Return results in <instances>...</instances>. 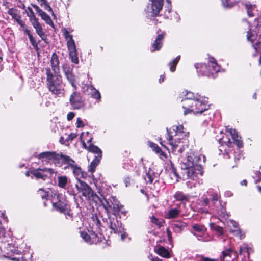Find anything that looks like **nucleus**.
Here are the masks:
<instances>
[{"label": "nucleus", "instance_id": "6ab92c4d", "mask_svg": "<svg viewBox=\"0 0 261 261\" xmlns=\"http://www.w3.org/2000/svg\"><path fill=\"white\" fill-rule=\"evenodd\" d=\"M52 69L54 71V75H59V61L57 55L54 53L52 55L51 59L50 61Z\"/></svg>", "mask_w": 261, "mask_h": 261}, {"label": "nucleus", "instance_id": "a878e982", "mask_svg": "<svg viewBox=\"0 0 261 261\" xmlns=\"http://www.w3.org/2000/svg\"><path fill=\"white\" fill-rule=\"evenodd\" d=\"M88 90L90 91V94L92 97L98 100L100 99L101 96L99 92L94 87L90 86L88 88Z\"/></svg>", "mask_w": 261, "mask_h": 261}, {"label": "nucleus", "instance_id": "c03bdc74", "mask_svg": "<svg viewBox=\"0 0 261 261\" xmlns=\"http://www.w3.org/2000/svg\"><path fill=\"white\" fill-rule=\"evenodd\" d=\"M81 237L87 242L90 241V237L87 234L86 232H81Z\"/></svg>", "mask_w": 261, "mask_h": 261}, {"label": "nucleus", "instance_id": "774afa93", "mask_svg": "<svg viewBox=\"0 0 261 261\" xmlns=\"http://www.w3.org/2000/svg\"><path fill=\"white\" fill-rule=\"evenodd\" d=\"M152 261H161V260L158 258H155L152 259Z\"/></svg>", "mask_w": 261, "mask_h": 261}, {"label": "nucleus", "instance_id": "f8f14e48", "mask_svg": "<svg viewBox=\"0 0 261 261\" xmlns=\"http://www.w3.org/2000/svg\"><path fill=\"white\" fill-rule=\"evenodd\" d=\"M70 102L74 109H79L84 106L83 101L79 93L74 92L70 96Z\"/></svg>", "mask_w": 261, "mask_h": 261}, {"label": "nucleus", "instance_id": "4d7b16f0", "mask_svg": "<svg viewBox=\"0 0 261 261\" xmlns=\"http://www.w3.org/2000/svg\"><path fill=\"white\" fill-rule=\"evenodd\" d=\"M245 251L249 254L252 251V249L251 248H249L247 245L245 244Z\"/></svg>", "mask_w": 261, "mask_h": 261}, {"label": "nucleus", "instance_id": "f704fd0d", "mask_svg": "<svg viewBox=\"0 0 261 261\" xmlns=\"http://www.w3.org/2000/svg\"><path fill=\"white\" fill-rule=\"evenodd\" d=\"M175 197L177 200H180L182 201H187L188 198L185 196L182 192H177L175 195Z\"/></svg>", "mask_w": 261, "mask_h": 261}, {"label": "nucleus", "instance_id": "39448f33", "mask_svg": "<svg viewBox=\"0 0 261 261\" xmlns=\"http://www.w3.org/2000/svg\"><path fill=\"white\" fill-rule=\"evenodd\" d=\"M75 187L77 192L81 193L82 196L87 199H94L97 197L91 188L87 183L80 179H79L75 184Z\"/></svg>", "mask_w": 261, "mask_h": 261}, {"label": "nucleus", "instance_id": "b1692460", "mask_svg": "<svg viewBox=\"0 0 261 261\" xmlns=\"http://www.w3.org/2000/svg\"><path fill=\"white\" fill-rule=\"evenodd\" d=\"M100 156H95V159L91 162L88 167V170L91 173H93L95 170L96 167L99 164L100 160Z\"/></svg>", "mask_w": 261, "mask_h": 261}, {"label": "nucleus", "instance_id": "79ce46f5", "mask_svg": "<svg viewBox=\"0 0 261 261\" xmlns=\"http://www.w3.org/2000/svg\"><path fill=\"white\" fill-rule=\"evenodd\" d=\"M149 146L152 148L153 151H154L156 153H160L162 152L161 149L160 148V147L155 143L152 142L149 143Z\"/></svg>", "mask_w": 261, "mask_h": 261}, {"label": "nucleus", "instance_id": "a19ab883", "mask_svg": "<svg viewBox=\"0 0 261 261\" xmlns=\"http://www.w3.org/2000/svg\"><path fill=\"white\" fill-rule=\"evenodd\" d=\"M27 9H28L29 12L27 13V15L29 18V20H31V19H33L37 18L36 17V16L35 15L32 9H31V8H30V7H28L27 8Z\"/></svg>", "mask_w": 261, "mask_h": 261}, {"label": "nucleus", "instance_id": "864d4df0", "mask_svg": "<svg viewBox=\"0 0 261 261\" xmlns=\"http://www.w3.org/2000/svg\"><path fill=\"white\" fill-rule=\"evenodd\" d=\"M76 137V135L74 133H70L68 135V137L66 139L67 141H72L74 138Z\"/></svg>", "mask_w": 261, "mask_h": 261}, {"label": "nucleus", "instance_id": "13d9d810", "mask_svg": "<svg viewBox=\"0 0 261 261\" xmlns=\"http://www.w3.org/2000/svg\"><path fill=\"white\" fill-rule=\"evenodd\" d=\"M218 195L217 194H214L213 195V197H212V200L216 201L218 200Z\"/></svg>", "mask_w": 261, "mask_h": 261}, {"label": "nucleus", "instance_id": "f257e3e1", "mask_svg": "<svg viewBox=\"0 0 261 261\" xmlns=\"http://www.w3.org/2000/svg\"><path fill=\"white\" fill-rule=\"evenodd\" d=\"M199 160L200 156L192 154L188 155L186 161L181 164V168L187 179L195 180L199 175H202V167L199 163Z\"/></svg>", "mask_w": 261, "mask_h": 261}, {"label": "nucleus", "instance_id": "052dcab7", "mask_svg": "<svg viewBox=\"0 0 261 261\" xmlns=\"http://www.w3.org/2000/svg\"><path fill=\"white\" fill-rule=\"evenodd\" d=\"M167 232L169 240H171V233L168 229H167Z\"/></svg>", "mask_w": 261, "mask_h": 261}, {"label": "nucleus", "instance_id": "7ed1b4c3", "mask_svg": "<svg viewBox=\"0 0 261 261\" xmlns=\"http://www.w3.org/2000/svg\"><path fill=\"white\" fill-rule=\"evenodd\" d=\"M208 108L207 98L200 96V98L194 101V104H191L186 110L184 111V114L186 115L192 112L195 114H201Z\"/></svg>", "mask_w": 261, "mask_h": 261}, {"label": "nucleus", "instance_id": "5701e85b", "mask_svg": "<svg viewBox=\"0 0 261 261\" xmlns=\"http://www.w3.org/2000/svg\"><path fill=\"white\" fill-rule=\"evenodd\" d=\"M71 169L72 170V172L77 180L80 178H86V174L84 173L82 171V169L77 165L74 166V167L71 168Z\"/></svg>", "mask_w": 261, "mask_h": 261}, {"label": "nucleus", "instance_id": "c756f323", "mask_svg": "<svg viewBox=\"0 0 261 261\" xmlns=\"http://www.w3.org/2000/svg\"><path fill=\"white\" fill-rule=\"evenodd\" d=\"M8 14L12 16L16 21L21 18V16L18 14V11L14 9H10L8 11Z\"/></svg>", "mask_w": 261, "mask_h": 261}, {"label": "nucleus", "instance_id": "cd10ccee", "mask_svg": "<svg viewBox=\"0 0 261 261\" xmlns=\"http://www.w3.org/2000/svg\"><path fill=\"white\" fill-rule=\"evenodd\" d=\"M233 253H234V251L231 249L223 251L222 254L224 261H230L231 255ZM234 254H236V252H234ZM235 255L236 256V254H235Z\"/></svg>", "mask_w": 261, "mask_h": 261}, {"label": "nucleus", "instance_id": "dca6fc26", "mask_svg": "<svg viewBox=\"0 0 261 261\" xmlns=\"http://www.w3.org/2000/svg\"><path fill=\"white\" fill-rule=\"evenodd\" d=\"M227 225L229 228L230 231L234 236H239L240 238L242 237L241 230L238 227V224L237 222L230 220L228 221Z\"/></svg>", "mask_w": 261, "mask_h": 261}, {"label": "nucleus", "instance_id": "4c0bfd02", "mask_svg": "<svg viewBox=\"0 0 261 261\" xmlns=\"http://www.w3.org/2000/svg\"><path fill=\"white\" fill-rule=\"evenodd\" d=\"M24 32L28 35L32 45L33 46H37V44L36 43V41L34 40L33 36L31 35V34L30 33V31L28 29H24Z\"/></svg>", "mask_w": 261, "mask_h": 261}, {"label": "nucleus", "instance_id": "72a5a7b5", "mask_svg": "<svg viewBox=\"0 0 261 261\" xmlns=\"http://www.w3.org/2000/svg\"><path fill=\"white\" fill-rule=\"evenodd\" d=\"M167 132L169 136V144L172 147L173 149L174 150L178 146V144L176 143V142H173V140L172 139V136L171 135L172 134V132H169V130L167 129Z\"/></svg>", "mask_w": 261, "mask_h": 261}, {"label": "nucleus", "instance_id": "9d476101", "mask_svg": "<svg viewBox=\"0 0 261 261\" xmlns=\"http://www.w3.org/2000/svg\"><path fill=\"white\" fill-rule=\"evenodd\" d=\"M185 96L186 97L181 101L184 110H186L191 104H194V101L200 98V95L188 92L186 93Z\"/></svg>", "mask_w": 261, "mask_h": 261}, {"label": "nucleus", "instance_id": "ea45409f", "mask_svg": "<svg viewBox=\"0 0 261 261\" xmlns=\"http://www.w3.org/2000/svg\"><path fill=\"white\" fill-rule=\"evenodd\" d=\"M105 209L107 211V213H111V208L112 207V203L106 200V203L103 204Z\"/></svg>", "mask_w": 261, "mask_h": 261}, {"label": "nucleus", "instance_id": "412c9836", "mask_svg": "<svg viewBox=\"0 0 261 261\" xmlns=\"http://www.w3.org/2000/svg\"><path fill=\"white\" fill-rule=\"evenodd\" d=\"M60 160L62 161L63 163L68 164V167L71 169L76 165L75 162L70 156L62 154H60Z\"/></svg>", "mask_w": 261, "mask_h": 261}, {"label": "nucleus", "instance_id": "c9c22d12", "mask_svg": "<svg viewBox=\"0 0 261 261\" xmlns=\"http://www.w3.org/2000/svg\"><path fill=\"white\" fill-rule=\"evenodd\" d=\"M255 8V5H252L249 3H247L246 4V8L247 9V13L249 16L252 17L254 16L253 13H252V10H253Z\"/></svg>", "mask_w": 261, "mask_h": 261}, {"label": "nucleus", "instance_id": "de8ad7c7", "mask_svg": "<svg viewBox=\"0 0 261 261\" xmlns=\"http://www.w3.org/2000/svg\"><path fill=\"white\" fill-rule=\"evenodd\" d=\"M38 194L40 195V196L43 199L46 198L48 195L47 193L46 192H44V190L42 189H40L38 191Z\"/></svg>", "mask_w": 261, "mask_h": 261}, {"label": "nucleus", "instance_id": "f03ea898", "mask_svg": "<svg viewBox=\"0 0 261 261\" xmlns=\"http://www.w3.org/2000/svg\"><path fill=\"white\" fill-rule=\"evenodd\" d=\"M47 86L50 91L53 94H59L61 92V76L59 75H54L50 69H46Z\"/></svg>", "mask_w": 261, "mask_h": 261}, {"label": "nucleus", "instance_id": "58836bf2", "mask_svg": "<svg viewBox=\"0 0 261 261\" xmlns=\"http://www.w3.org/2000/svg\"><path fill=\"white\" fill-rule=\"evenodd\" d=\"M193 229L199 232H204L206 231V228L203 225L195 224L192 226Z\"/></svg>", "mask_w": 261, "mask_h": 261}, {"label": "nucleus", "instance_id": "2eb2a0df", "mask_svg": "<svg viewBox=\"0 0 261 261\" xmlns=\"http://www.w3.org/2000/svg\"><path fill=\"white\" fill-rule=\"evenodd\" d=\"M226 130L229 132L237 146L239 148L242 147L243 142L236 130L232 128H229L228 126L226 127Z\"/></svg>", "mask_w": 261, "mask_h": 261}, {"label": "nucleus", "instance_id": "338daca9", "mask_svg": "<svg viewBox=\"0 0 261 261\" xmlns=\"http://www.w3.org/2000/svg\"><path fill=\"white\" fill-rule=\"evenodd\" d=\"M164 76L161 75V76H160V79H159V82L161 83V82H163V81H164Z\"/></svg>", "mask_w": 261, "mask_h": 261}, {"label": "nucleus", "instance_id": "3c124183", "mask_svg": "<svg viewBox=\"0 0 261 261\" xmlns=\"http://www.w3.org/2000/svg\"><path fill=\"white\" fill-rule=\"evenodd\" d=\"M219 143L222 145L226 144L228 146L231 143L230 140L229 139L228 141H224L223 138H221L219 139Z\"/></svg>", "mask_w": 261, "mask_h": 261}, {"label": "nucleus", "instance_id": "0e129e2a", "mask_svg": "<svg viewBox=\"0 0 261 261\" xmlns=\"http://www.w3.org/2000/svg\"><path fill=\"white\" fill-rule=\"evenodd\" d=\"M244 251H245V246L244 247H240L239 250L240 254H241Z\"/></svg>", "mask_w": 261, "mask_h": 261}, {"label": "nucleus", "instance_id": "6e6d98bb", "mask_svg": "<svg viewBox=\"0 0 261 261\" xmlns=\"http://www.w3.org/2000/svg\"><path fill=\"white\" fill-rule=\"evenodd\" d=\"M74 113L73 112H70L68 113L67 117L68 120H71L74 118Z\"/></svg>", "mask_w": 261, "mask_h": 261}, {"label": "nucleus", "instance_id": "f3484780", "mask_svg": "<svg viewBox=\"0 0 261 261\" xmlns=\"http://www.w3.org/2000/svg\"><path fill=\"white\" fill-rule=\"evenodd\" d=\"M31 24L35 29L36 33L42 39H44V33L43 32V29L39 22L38 19L36 18L30 20Z\"/></svg>", "mask_w": 261, "mask_h": 261}, {"label": "nucleus", "instance_id": "ddd939ff", "mask_svg": "<svg viewBox=\"0 0 261 261\" xmlns=\"http://www.w3.org/2000/svg\"><path fill=\"white\" fill-rule=\"evenodd\" d=\"M84 134L82 133L81 135V140L82 144V146L83 148L86 149L89 151L91 152L92 153L97 154V155L96 156H100V158L102 156V151L97 146H94L92 144H90L88 146H87L86 142H85V139H83V136Z\"/></svg>", "mask_w": 261, "mask_h": 261}, {"label": "nucleus", "instance_id": "4468645a", "mask_svg": "<svg viewBox=\"0 0 261 261\" xmlns=\"http://www.w3.org/2000/svg\"><path fill=\"white\" fill-rule=\"evenodd\" d=\"M53 207L57 211L63 213L64 214L69 215V207L67 202L65 200L61 201L59 200L57 202L53 204Z\"/></svg>", "mask_w": 261, "mask_h": 261}, {"label": "nucleus", "instance_id": "20e7f679", "mask_svg": "<svg viewBox=\"0 0 261 261\" xmlns=\"http://www.w3.org/2000/svg\"><path fill=\"white\" fill-rule=\"evenodd\" d=\"M64 35L67 40V47L69 50V57L72 62L77 64L79 59L77 50L72 36L70 35L68 31L65 30L63 32Z\"/></svg>", "mask_w": 261, "mask_h": 261}, {"label": "nucleus", "instance_id": "1a4fd4ad", "mask_svg": "<svg viewBox=\"0 0 261 261\" xmlns=\"http://www.w3.org/2000/svg\"><path fill=\"white\" fill-rule=\"evenodd\" d=\"M38 158L42 160V161L49 162V161H53L55 163H57L60 160V154H57L54 151L42 152L38 155Z\"/></svg>", "mask_w": 261, "mask_h": 261}, {"label": "nucleus", "instance_id": "37998d69", "mask_svg": "<svg viewBox=\"0 0 261 261\" xmlns=\"http://www.w3.org/2000/svg\"><path fill=\"white\" fill-rule=\"evenodd\" d=\"M151 221L159 227L163 225V222L160 221L157 218H155L153 216L150 217Z\"/></svg>", "mask_w": 261, "mask_h": 261}, {"label": "nucleus", "instance_id": "e433bc0d", "mask_svg": "<svg viewBox=\"0 0 261 261\" xmlns=\"http://www.w3.org/2000/svg\"><path fill=\"white\" fill-rule=\"evenodd\" d=\"M24 32L28 35L32 45L33 46H37V44L36 43V41L34 40L33 36L31 35V34L30 33V31L28 29H24Z\"/></svg>", "mask_w": 261, "mask_h": 261}, {"label": "nucleus", "instance_id": "423d86ee", "mask_svg": "<svg viewBox=\"0 0 261 261\" xmlns=\"http://www.w3.org/2000/svg\"><path fill=\"white\" fill-rule=\"evenodd\" d=\"M197 69L200 68V71L207 75L210 76V74H213L218 72L220 70L219 66L214 59H212L208 61L207 65L203 64H197L195 65Z\"/></svg>", "mask_w": 261, "mask_h": 261}, {"label": "nucleus", "instance_id": "a18cd8bd", "mask_svg": "<svg viewBox=\"0 0 261 261\" xmlns=\"http://www.w3.org/2000/svg\"><path fill=\"white\" fill-rule=\"evenodd\" d=\"M211 228L213 229L214 230L219 233L220 234H223V228L221 227H220L219 226H215L213 224H211Z\"/></svg>", "mask_w": 261, "mask_h": 261}, {"label": "nucleus", "instance_id": "5fc2aeb1", "mask_svg": "<svg viewBox=\"0 0 261 261\" xmlns=\"http://www.w3.org/2000/svg\"><path fill=\"white\" fill-rule=\"evenodd\" d=\"M77 127H83L84 126L82 120L81 118H78L76 120Z\"/></svg>", "mask_w": 261, "mask_h": 261}, {"label": "nucleus", "instance_id": "49530a36", "mask_svg": "<svg viewBox=\"0 0 261 261\" xmlns=\"http://www.w3.org/2000/svg\"><path fill=\"white\" fill-rule=\"evenodd\" d=\"M84 134L83 136V139H85V141H87V142L88 143L90 144H91V141H92V137H89V138L87 139L86 138V136H88L89 135V133L88 132H87L85 134L84 133H83Z\"/></svg>", "mask_w": 261, "mask_h": 261}, {"label": "nucleus", "instance_id": "393cba45", "mask_svg": "<svg viewBox=\"0 0 261 261\" xmlns=\"http://www.w3.org/2000/svg\"><path fill=\"white\" fill-rule=\"evenodd\" d=\"M68 182V179L66 176H60L58 178V185L62 188L65 189Z\"/></svg>", "mask_w": 261, "mask_h": 261}, {"label": "nucleus", "instance_id": "9b49d317", "mask_svg": "<svg viewBox=\"0 0 261 261\" xmlns=\"http://www.w3.org/2000/svg\"><path fill=\"white\" fill-rule=\"evenodd\" d=\"M62 68L67 80L70 83L73 87L76 88L75 85V77L72 73L73 68L68 64H64L62 66Z\"/></svg>", "mask_w": 261, "mask_h": 261}, {"label": "nucleus", "instance_id": "69168bd1", "mask_svg": "<svg viewBox=\"0 0 261 261\" xmlns=\"http://www.w3.org/2000/svg\"><path fill=\"white\" fill-rule=\"evenodd\" d=\"M241 184L242 185H245V186H246L247 185V181L246 180H243L241 182Z\"/></svg>", "mask_w": 261, "mask_h": 261}, {"label": "nucleus", "instance_id": "c85d7f7f", "mask_svg": "<svg viewBox=\"0 0 261 261\" xmlns=\"http://www.w3.org/2000/svg\"><path fill=\"white\" fill-rule=\"evenodd\" d=\"M42 19L47 24L53 26L54 23L51 20L50 16L46 14L45 12H43L40 16Z\"/></svg>", "mask_w": 261, "mask_h": 261}, {"label": "nucleus", "instance_id": "e2e57ef3", "mask_svg": "<svg viewBox=\"0 0 261 261\" xmlns=\"http://www.w3.org/2000/svg\"><path fill=\"white\" fill-rule=\"evenodd\" d=\"M201 261H216L214 259H212L208 258H203Z\"/></svg>", "mask_w": 261, "mask_h": 261}, {"label": "nucleus", "instance_id": "aec40b11", "mask_svg": "<svg viewBox=\"0 0 261 261\" xmlns=\"http://www.w3.org/2000/svg\"><path fill=\"white\" fill-rule=\"evenodd\" d=\"M172 129L174 131V136H179V137L176 138L175 140L183 138L187 135V133L184 130V128L182 125L173 126Z\"/></svg>", "mask_w": 261, "mask_h": 261}, {"label": "nucleus", "instance_id": "473e14b6", "mask_svg": "<svg viewBox=\"0 0 261 261\" xmlns=\"http://www.w3.org/2000/svg\"><path fill=\"white\" fill-rule=\"evenodd\" d=\"M38 1L40 3V5L42 7H43L45 10H47L49 12H51L53 15H54V12L53 11L52 8L48 4L46 0H39Z\"/></svg>", "mask_w": 261, "mask_h": 261}, {"label": "nucleus", "instance_id": "09e8293b", "mask_svg": "<svg viewBox=\"0 0 261 261\" xmlns=\"http://www.w3.org/2000/svg\"><path fill=\"white\" fill-rule=\"evenodd\" d=\"M253 178L255 179L256 182H259L261 180V173L256 172Z\"/></svg>", "mask_w": 261, "mask_h": 261}, {"label": "nucleus", "instance_id": "0eeeda50", "mask_svg": "<svg viewBox=\"0 0 261 261\" xmlns=\"http://www.w3.org/2000/svg\"><path fill=\"white\" fill-rule=\"evenodd\" d=\"M150 3L148 4L145 12L148 17H153L159 15L163 6V0H149Z\"/></svg>", "mask_w": 261, "mask_h": 261}, {"label": "nucleus", "instance_id": "7c9ffc66", "mask_svg": "<svg viewBox=\"0 0 261 261\" xmlns=\"http://www.w3.org/2000/svg\"><path fill=\"white\" fill-rule=\"evenodd\" d=\"M179 214V212L177 208L171 209L166 215V218L168 219L176 218Z\"/></svg>", "mask_w": 261, "mask_h": 261}, {"label": "nucleus", "instance_id": "2f4dec72", "mask_svg": "<svg viewBox=\"0 0 261 261\" xmlns=\"http://www.w3.org/2000/svg\"><path fill=\"white\" fill-rule=\"evenodd\" d=\"M180 60V56L177 57L175 59H174L172 62L169 63V66H170V70L171 72H174L175 71L176 66Z\"/></svg>", "mask_w": 261, "mask_h": 261}, {"label": "nucleus", "instance_id": "bb28decb", "mask_svg": "<svg viewBox=\"0 0 261 261\" xmlns=\"http://www.w3.org/2000/svg\"><path fill=\"white\" fill-rule=\"evenodd\" d=\"M156 253L160 256L169 258L170 257L168 251L163 247H159L156 250Z\"/></svg>", "mask_w": 261, "mask_h": 261}, {"label": "nucleus", "instance_id": "a211bd4d", "mask_svg": "<svg viewBox=\"0 0 261 261\" xmlns=\"http://www.w3.org/2000/svg\"><path fill=\"white\" fill-rule=\"evenodd\" d=\"M110 202L112 203V204L111 213L115 215H118L122 210L123 207V205L120 204L119 202L114 197H112L110 199Z\"/></svg>", "mask_w": 261, "mask_h": 261}, {"label": "nucleus", "instance_id": "6e6552de", "mask_svg": "<svg viewBox=\"0 0 261 261\" xmlns=\"http://www.w3.org/2000/svg\"><path fill=\"white\" fill-rule=\"evenodd\" d=\"M30 173L36 178L45 180L54 173V171L51 168H38L32 170Z\"/></svg>", "mask_w": 261, "mask_h": 261}, {"label": "nucleus", "instance_id": "603ef678", "mask_svg": "<svg viewBox=\"0 0 261 261\" xmlns=\"http://www.w3.org/2000/svg\"><path fill=\"white\" fill-rule=\"evenodd\" d=\"M17 22L21 26V28L23 29V31H24L25 29H27L25 22L20 18L17 20Z\"/></svg>", "mask_w": 261, "mask_h": 261}, {"label": "nucleus", "instance_id": "bf43d9fd", "mask_svg": "<svg viewBox=\"0 0 261 261\" xmlns=\"http://www.w3.org/2000/svg\"><path fill=\"white\" fill-rule=\"evenodd\" d=\"M247 39L248 40H250V41H251L252 42H253V40L251 38V33L249 32H247Z\"/></svg>", "mask_w": 261, "mask_h": 261}, {"label": "nucleus", "instance_id": "8fccbe9b", "mask_svg": "<svg viewBox=\"0 0 261 261\" xmlns=\"http://www.w3.org/2000/svg\"><path fill=\"white\" fill-rule=\"evenodd\" d=\"M32 6L33 8L35 9L36 11L38 13V15L39 16H40V15H41V14L44 12L36 5L32 4Z\"/></svg>", "mask_w": 261, "mask_h": 261}, {"label": "nucleus", "instance_id": "4be33fe9", "mask_svg": "<svg viewBox=\"0 0 261 261\" xmlns=\"http://www.w3.org/2000/svg\"><path fill=\"white\" fill-rule=\"evenodd\" d=\"M164 37V33H162L159 34L157 38L155 39L154 43L152 44V47L154 49L152 51L155 50H158L161 49L162 46V41Z\"/></svg>", "mask_w": 261, "mask_h": 261}, {"label": "nucleus", "instance_id": "680f3d73", "mask_svg": "<svg viewBox=\"0 0 261 261\" xmlns=\"http://www.w3.org/2000/svg\"><path fill=\"white\" fill-rule=\"evenodd\" d=\"M110 228L111 229L113 230L115 232L117 230V229L116 228L115 226L113 225L112 223L110 225Z\"/></svg>", "mask_w": 261, "mask_h": 261}]
</instances>
